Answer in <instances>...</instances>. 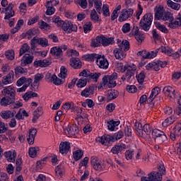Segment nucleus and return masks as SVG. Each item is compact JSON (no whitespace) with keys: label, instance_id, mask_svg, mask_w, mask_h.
<instances>
[{"label":"nucleus","instance_id":"obj_29","mask_svg":"<svg viewBox=\"0 0 181 181\" xmlns=\"http://www.w3.org/2000/svg\"><path fill=\"white\" fill-rule=\"evenodd\" d=\"M33 117L32 119V122L34 124L36 123L37 119L40 118L41 115H43V107L42 106H39L33 113Z\"/></svg>","mask_w":181,"mask_h":181},{"label":"nucleus","instance_id":"obj_18","mask_svg":"<svg viewBox=\"0 0 181 181\" xmlns=\"http://www.w3.org/2000/svg\"><path fill=\"white\" fill-rule=\"evenodd\" d=\"M118 95H119L118 90L115 89L108 90L105 92V101H107V103H110V101L115 100Z\"/></svg>","mask_w":181,"mask_h":181},{"label":"nucleus","instance_id":"obj_33","mask_svg":"<svg viewBox=\"0 0 181 181\" xmlns=\"http://www.w3.org/2000/svg\"><path fill=\"white\" fill-rule=\"evenodd\" d=\"M33 56L30 55V54H25L23 57V59L21 60V66L22 67H25V66H28V64H32L33 62Z\"/></svg>","mask_w":181,"mask_h":181},{"label":"nucleus","instance_id":"obj_46","mask_svg":"<svg viewBox=\"0 0 181 181\" xmlns=\"http://www.w3.org/2000/svg\"><path fill=\"white\" fill-rule=\"evenodd\" d=\"M175 121H176V119L174 117H169L163 122L162 125L164 128H166L169 127V125H172Z\"/></svg>","mask_w":181,"mask_h":181},{"label":"nucleus","instance_id":"obj_4","mask_svg":"<svg viewBox=\"0 0 181 181\" xmlns=\"http://www.w3.org/2000/svg\"><path fill=\"white\" fill-rule=\"evenodd\" d=\"M159 172H152L148 177H141V181H162V175H165L166 169L163 164L158 165Z\"/></svg>","mask_w":181,"mask_h":181},{"label":"nucleus","instance_id":"obj_60","mask_svg":"<svg viewBox=\"0 0 181 181\" xmlns=\"http://www.w3.org/2000/svg\"><path fill=\"white\" fill-rule=\"evenodd\" d=\"M112 136L113 138V141L114 139H115L116 141L122 139V138H124V132H122V130H119L117 132L115 133Z\"/></svg>","mask_w":181,"mask_h":181},{"label":"nucleus","instance_id":"obj_51","mask_svg":"<svg viewBox=\"0 0 181 181\" xmlns=\"http://www.w3.org/2000/svg\"><path fill=\"white\" fill-rule=\"evenodd\" d=\"M93 4L97 12L99 15H101L103 1L101 0H95Z\"/></svg>","mask_w":181,"mask_h":181},{"label":"nucleus","instance_id":"obj_22","mask_svg":"<svg viewBox=\"0 0 181 181\" xmlns=\"http://www.w3.org/2000/svg\"><path fill=\"white\" fill-rule=\"evenodd\" d=\"M179 26H181V13H178L175 19V17H173L171 23H168V27L170 28V29H176L179 28Z\"/></svg>","mask_w":181,"mask_h":181},{"label":"nucleus","instance_id":"obj_38","mask_svg":"<svg viewBox=\"0 0 181 181\" xmlns=\"http://www.w3.org/2000/svg\"><path fill=\"white\" fill-rule=\"evenodd\" d=\"M6 159H16L18 153L14 149H11L8 151H5L4 153Z\"/></svg>","mask_w":181,"mask_h":181},{"label":"nucleus","instance_id":"obj_23","mask_svg":"<svg viewBox=\"0 0 181 181\" xmlns=\"http://www.w3.org/2000/svg\"><path fill=\"white\" fill-rule=\"evenodd\" d=\"M50 54L54 56L57 59H62L63 57V50L60 48V46L53 47L50 49Z\"/></svg>","mask_w":181,"mask_h":181},{"label":"nucleus","instance_id":"obj_9","mask_svg":"<svg viewBox=\"0 0 181 181\" xmlns=\"http://www.w3.org/2000/svg\"><path fill=\"white\" fill-rule=\"evenodd\" d=\"M160 52H161V53H165V54H167V56H172L174 60L179 59V57L181 56V47L177 50V52L173 53V50L171 48L161 46L160 47Z\"/></svg>","mask_w":181,"mask_h":181},{"label":"nucleus","instance_id":"obj_3","mask_svg":"<svg viewBox=\"0 0 181 181\" xmlns=\"http://www.w3.org/2000/svg\"><path fill=\"white\" fill-rule=\"evenodd\" d=\"M128 50H129V41L124 40L113 51L115 59L124 60L127 56L125 52H128Z\"/></svg>","mask_w":181,"mask_h":181},{"label":"nucleus","instance_id":"obj_47","mask_svg":"<svg viewBox=\"0 0 181 181\" xmlns=\"http://www.w3.org/2000/svg\"><path fill=\"white\" fill-rule=\"evenodd\" d=\"M45 6L47 8L46 15L48 16H52V15H54V12H56V8L47 3H45Z\"/></svg>","mask_w":181,"mask_h":181},{"label":"nucleus","instance_id":"obj_42","mask_svg":"<svg viewBox=\"0 0 181 181\" xmlns=\"http://www.w3.org/2000/svg\"><path fill=\"white\" fill-rule=\"evenodd\" d=\"M118 125H119V121L111 119L107 122V128L109 131H114V129H115V127H118Z\"/></svg>","mask_w":181,"mask_h":181},{"label":"nucleus","instance_id":"obj_20","mask_svg":"<svg viewBox=\"0 0 181 181\" xmlns=\"http://www.w3.org/2000/svg\"><path fill=\"white\" fill-rule=\"evenodd\" d=\"M95 88H97V86L92 84L82 90L81 92V95L87 98L88 97H90V95H93V94H94Z\"/></svg>","mask_w":181,"mask_h":181},{"label":"nucleus","instance_id":"obj_54","mask_svg":"<svg viewBox=\"0 0 181 181\" xmlns=\"http://www.w3.org/2000/svg\"><path fill=\"white\" fill-rule=\"evenodd\" d=\"M93 30V23L87 22L83 25L84 33H90Z\"/></svg>","mask_w":181,"mask_h":181},{"label":"nucleus","instance_id":"obj_37","mask_svg":"<svg viewBox=\"0 0 181 181\" xmlns=\"http://www.w3.org/2000/svg\"><path fill=\"white\" fill-rule=\"evenodd\" d=\"M90 18L92 22H94V23L101 22V18H100V16L98 15V13H97V11H95V9L94 8L90 12Z\"/></svg>","mask_w":181,"mask_h":181},{"label":"nucleus","instance_id":"obj_34","mask_svg":"<svg viewBox=\"0 0 181 181\" xmlns=\"http://www.w3.org/2000/svg\"><path fill=\"white\" fill-rule=\"evenodd\" d=\"M91 163L95 170H101V169H104L105 168L104 164L101 162V160L92 159Z\"/></svg>","mask_w":181,"mask_h":181},{"label":"nucleus","instance_id":"obj_57","mask_svg":"<svg viewBox=\"0 0 181 181\" xmlns=\"http://www.w3.org/2000/svg\"><path fill=\"white\" fill-rule=\"evenodd\" d=\"M102 11L103 16L108 17L110 16V6L107 4H104L102 7Z\"/></svg>","mask_w":181,"mask_h":181},{"label":"nucleus","instance_id":"obj_14","mask_svg":"<svg viewBox=\"0 0 181 181\" xmlns=\"http://www.w3.org/2000/svg\"><path fill=\"white\" fill-rule=\"evenodd\" d=\"M96 142H100L105 146H110V142H114V137L108 134H105L100 137L96 139Z\"/></svg>","mask_w":181,"mask_h":181},{"label":"nucleus","instance_id":"obj_25","mask_svg":"<svg viewBox=\"0 0 181 181\" xmlns=\"http://www.w3.org/2000/svg\"><path fill=\"white\" fill-rule=\"evenodd\" d=\"M13 77H15V73L11 71L6 76H3L1 81L4 86L12 84L13 83Z\"/></svg>","mask_w":181,"mask_h":181},{"label":"nucleus","instance_id":"obj_15","mask_svg":"<svg viewBox=\"0 0 181 181\" xmlns=\"http://www.w3.org/2000/svg\"><path fill=\"white\" fill-rule=\"evenodd\" d=\"M96 64L100 67V69H103L105 70H107L108 69V66H110V64L108 63V60L105 59V57L98 55V58L96 59Z\"/></svg>","mask_w":181,"mask_h":181},{"label":"nucleus","instance_id":"obj_24","mask_svg":"<svg viewBox=\"0 0 181 181\" xmlns=\"http://www.w3.org/2000/svg\"><path fill=\"white\" fill-rule=\"evenodd\" d=\"M69 64L71 67H73V69H75V70H78L83 67L81 60L77 57L71 58L69 60Z\"/></svg>","mask_w":181,"mask_h":181},{"label":"nucleus","instance_id":"obj_63","mask_svg":"<svg viewBox=\"0 0 181 181\" xmlns=\"http://www.w3.org/2000/svg\"><path fill=\"white\" fill-rule=\"evenodd\" d=\"M58 76L62 79H64L67 77V69L66 68V66H62L61 67V71Z\"/></svg>","mask_w":181,"mask_h":181},{"label":"nucleus","instance_id":"obj_59","mask_svg":"<svg viewBox=\"0 0 181 181\" xmlns=\"http://www.w3.org/2000/svg\"><path fill=\"white\" fill-rule=\"evenodd\" d=\"M14 71L16 76H19V74H25V73H28V69H25L22 66L16 67Z\"/></svg>","mask_w":181,"mask_h":181},{"label":"nucleus","instance_id":"obj_62","mask_svg":"<svg viewBox=\"0 0 181 181\" xmlns=\"http://www.w3.org/2000/svg\"><path fill=\"white\" fill-rule=\"evenodd\" d=\"M157 141H158L159 144H168V136L165 134V132H163V134L157 139Z\"/></svg>","mask_w":181,"mask_h":181},{"label":"nucleus","instance_id":"obj_26","mask_svg":"<svg viewBox=\"0 0 181 181\" xmlns=\"http://www.w3.org/2000/svg\"><path fill=\"white\" fill-rule=\"evenodd\" d=\"M159 93H160V88L156 86L152 89L151 95L147 100L148 104H152L153 100H155L157 95H159Z\"/></svg>","mask_w":181,"mask_h":181},{"label":"nucleus","instance_id":"obj_16","mask_svg":"<svg viewBox=\"0 0 181 181\" xmlns=\"http://www.w3.org/2000/svg\"><path fill=\"white\" fill-rule=\"evenodd\" d=\"M62 29L66 33H71V32H77V25H73V23L70 21H65L62 24Z\"/></svg>","mask_w":181,"mask_h":181},{"label":"nucleus","instance_id":"obj_32","mask_svg":"<svg viewBox=\"0 0 181 181\" xmlns=\"http://www.w3.org/2000/svg\"><path fill=\"white\" fill-rule=\"evenodd\" d=\"M101 45L104 47L110 46V45H114V37H106L104 35H100Z\"/></svg>","mask_w":181,"mask_h":181},{"label":"nucleus","instance_id":"obj_11","mask_svg":"<svg viewBox=\"0 0 181 181\" xmlns=\"http://www.w3.org/2000/svg\"><path fill=\"white\" fill-rule=\"evenodd\" d=\"M160 52V47L154 51L148 52L146 50H141L138 52L137 56H140L142 59H153L158 56V53Z\"/></svg>","mask_w":181,"mask_h":181},{"label":"nucleus","instance_id":"obj_55","mask_svg":"<svg viewBox=\"0 0 181 181\" xmlns=\"http://www.w3.org/2000/svg\"><path fill=\"white\" fill-rule=\"evenodd\" d=\"M124 156L126 159H133L135 156V151L133 149L127 150L124 153Z\"/></svg>","mask_w":181,"mask_h":181},{"label":"nucleus","instance_id":"obj_30","mask_svg":"<svg viewBox=\"0 0 181 181\" xmlns=\"http://www.w3.org/2000/svg\"><path fill=\"white\" fill-rule=\"evenodd\" d=\"M50 64H52V62L49 59L35 61L33 63L34 67H47Z\"/></svg>","mask_w":181,"mask_h":181},{"label":"nucleus","instance_id":"obj_2","mask_svg":"<svg viewBox=\"0 0 181 181\" xmlns=\"http://www.w3.org/2000/svg\"><path fill=\"white\" fill-rule=\"evenodd\" d=\"M163 93L165 95H168L170 98H176L177 100L178 107L175 110V114L176 115L181 116V95L179 92L176 91L173 87L165 86L163 89Z\"/></svg>","mask_w":181,"mask_h":181},{"label":"nucleus","instance_id":"obj_12","mask_svg":"<svg viewBox=\"0 0 181 181\" xmlns=\"http://www.w3.org/2000/svg\"><path fill=\"white\" fill-rule=\"evenodd\" d=\"M64 132H65L67 136L71 137L78 134L80 130L78 129V126L74 124L68 125L65 129H64Z\"/></svg>","mask_w":181,"mask_h":181},{"label":"nucleus","instance_id":"obj_28","mask_svg":"<svg viewBox=\"0 0 181 181\" xmlns=\"http://www.w3.org/2000/svg\"><path fill=\"white\" fill-rule=\"evenodd\" d=\"M165 8H163V6H160L158 7H156L155 9V16L154 18L156 21H160L162 18L163 17V15L165 14Z\"/></svg>","mask_w":181,"mask_h":181},{"label":"nucleus","instance_id":"obj_61","mask_svg":"<svg viewBox=\"0 0 181 181\" xmlns=\"http://www.w3.org/2000/svg\"><path fill=\"white\" fill-rule=\"evenodd\" d=\"M52 22H54V23H55L59 28H62L64 23V21H63L60 17H54L52 18Z\"/></svg>","mask_w":181,"mask_h":181},{"label":"nucleus","instance_id":"obj_45","mask_svg":"<svg viewBox=\"0 0 181 181\" xmlns=\"http://www.w3.org/2000/svg\"><path fill=\"white\" fill-rule=\"evenodd\" d=\"M169 136L171 141H179V139L181 138V134L173 129V130L170 132Z\"/></svg>","mask_w":181,"mask_h":181},{"label":"nucleus","instance_id":"obj_56","mask_svg":"<svg viewBox=\"0 0 181 181\" xmlns=\"http://www.w3.org/2000/svg\"><path fill=\"white\" fill-rule=\"evenodd\" d=\"M84 155L83 150L77 149L73 153L74 159H81Z\"/></svg>","mask_w":181,"mask_h":181},{"label":"nucleus","instance_id":"obj_35","mask_svg":"<svg viewBox=\"0 0 181 181\" xmlns=\"http://www.w3.org/2000/svg\"><path fill=\"white\" fill-rule=\"evenodd\" d=\"M146 70H154V71H159L160 68L159 67V64L157 62H150L146 66Z\"/></svg>","mask_w":181,"mask_h":181},{"label":"nucleus","instance_id":"obj_21","mask_svg":"<svg viewBox=\"0 0 181 181\" xmlns=\"http://www.w3.org/2000/svg\"><path fill=\"white\" fill-rule=\"evenodd\" d=\"M71 144L69 141H62L59 144V152L62 155H67L70 152Z\"/></svg>","mask_w":181,"mask_h":181},{"label":"nucleus","instance_id":"obj_36","mask_svg":"<svg viewBox=\"0 0 181 181\" xmlns=\"http://www.w3.org/2000/svg\"><path fill=\"white\" fill-rule=\"evenodd\" d=\"M33 42L39 43L40 46H42V47H47V46H49V41H47V39L45 37L36 38V37H34L33 38Z\"/></svg>","mask_w":181,"mask_h":181},{"label":"nucleus","instance_id":"obj_17","mask_svg":"<svg viewBox=\"0 0 181 181\" xmlns=\"http://www.w3.org/2000/svg\"><path fill=\"white\" fill-rule=\"evenodd\" d=\"M126 70L127 71L125 72V74L122 76V81H125V80L127 81H129V80H131L132 77L134 78V76H135V71L136 70V66L134 65L133 68L130 67Z\"/></svg>","mask_w":181,"mask_h":181},{"label":"nucleus","instance_id":"obj_58","mask_svg":"<svg viewBox=\"0 0 181 181\" xmlns=\"http://www.w3.org/2000/svg\"><path fill=\"white\" fill-rule=\"evenodd\" d=\"M5 56L8 60H13L15 59V51L13 49H8L5 52Z\"/></svg>","mask_w":181,"mask_h":181},{"label":"nucleus","instance_id":"obj_50","mask_svg":"<svg viewBox=\"0 0 181 181\" xmlns=\"http://www.w3.org/2000/svg\"><path fill=\"white\" fill-rule=\"evenodd\" d=\"M29 50H30V47H29V45H28V43H24L20 49V56H23V54H25V53H28Z\"/></svg>","mask_w":181,"mask_h":181},{"label":"nucleus","instance_id":"obj_7","mask_svg":"<svg viewBox=\"0 0 181 181\" xmlns=\"http://www.w3.org/2000/svg\"><path fill=\"white\" fill-rule=\"evenodd\" d=\"M80 77H86L88 80L94 81V83H97L98 81V78L101 77V73H97V72H91L88 71V69H83V71H81L79 74Z\"/></svg>","mask_w":181,"mask_h":181},{"label":"nucleus","instance_id":"obj_49","mask_svg":"<svg viewBox=\"0 0 181 181\" xmlns=\"http://www.w3.org/2000/svg\"><path fill=\"white\" fill-rule=\"evenodd\" d=\"M98 55L99 54H88L84 55V59L86 62H94V60H95L96 62L98 57Z\"/></svg>","mask_w":181,"mask_h":181},{"label":"nucleus","instance_id":"obj_40","mask_svg":"<svg viewBox=\"0 0 181 181\" xmlns=\"http://www.w3.org/2000/svg\"><path fill=\"white\" fill-rule=\"evenodd\" d=\"M161 21H164V22L168 21L169 23H172V21H173V13L169 11H165L161 18Z\"/></svg>","mask_w":181,"mask_h":181},{"label":"nucleus","instance_id":"obj_13","mask_svg":"<svg viewBox=\"0 0 181 181\" xmlns=\"http://www.w3.org/2000/svg\"><path fill=\"white\" fill-rule=\"evenodd\" d=\"M132 15H134V9L124 8L122 10L121 14L119 16L118 21L119 22H125V21H128L129 18H132Z\"/></svg>","mask_w":181,"mask_h":181},{"label":"nucleus","instance_id":"obj_64","mask_svg":"<svg viewBox=\"0 0 181 181\" xmlns=\"http://www.w3.org/2000/svg\"><path fill=\"white\" fill-rule=\"evenodd\" d=\"M156 28L158 29V30H160V32H163V33H168L169 30H168V28H166V26L164 25H161L160 23H156Z\"/></svg>","mask_w":181,"mask_h":181},{"label":"nucleus","instance_id":"obj_48","mask_svg":"<svg viewBox=\"0 0 181 181\" xmlns=\"http://www.w3.org/2000/svg\"><path fill=\"white\" fill-rule=\"evenodd\" d=\"M39 151H40V149L37 146L30 147L28 151L29 156H30V158H36L37 152H39Z\"/></svg>","mask_w":181,"mask_h":181},{"label":"nucleus","instance_id":"obj_27","mask_svg":"<svg viewBox=\"0 0 181 181\" xmlns=\"http://www.w3.org/2000/svg\"><path fill=\"white\" fill-rule=\"evenodd\" d=\"M6 12V16L4 19H11V18L15 16V11H13V5L12 4H9L8 6L4 8Z\"/></svg>","mask_w":181,"mask_h":181},{"label":"nucleus","instance_id":"obj_10","mask_svg":"<svg viewBox=\"0 0 181 181\" xmlns=\"http://www.w3.org/2000/svg\"><path fill=\"white\" fill-rule=\"evenodd\" d=\"M129 36L130 37H132V36H134L136 40H137L138 43H142L144 40H145V35L139 32V27L138 26H134L132 31L129 34Z\"/></svg>","mask_w":181,"mask_h":181},{"label":"nucleus","instance_id":"obj_6","mask_svg":"<svg viewBox=\"0 0 181 181\" xmlns=\"http://www.w3.org/2000/svg\"><path fill=\"white\" fill-rule=\"evenodd\" d=\"M152 21H153V15L151 13H147L141 19L139 26L145 32H148L152 25Z\"/></svg>","mask_w":181,"mask_h":181},{"label":"nucleus","instance_id":"obj_44","mask_svg":"<svg viewBox=\"0 0 181 181\" xmlns=\"http://www.w3.org/2000/svg\"><path fill=\"white\" fill-rule=\"evenodd\" d=\"M167 5L169 8H171V9H174L175 11H179V9H180V6H181V4L175 3V2L172 1V0H168Z\"/></svg>","mask_w":181,"mask_h":181},{"label":"nucleus","instance_id":"obj_53","mask_svg":"<svg viewBox=\"0 0 181 181\" xmlns=\"http://www.w3.org/2000/svg\"><path fill=\"white\" fill-rule=\"evenodd\" d=\"M145 77H146V74L144 71H142L141 73L136 76L137 81L138 83H139V84H142V83L145 81Z\"/></svg>","mask_w":181,"mask_h":181},{"label":"nucleus","instance_id":"obj_8","mask_svg":"<svg viewBox=\"0 0 181 181\" xmlns=\"http://www.w3.org/2000/svg\"><path fill=\"white\" fill-rule=\"evenodd\" d=\"M117 77L118 74L117 73H113L110 76H105L103 78V86L105 87V86H108L110 88L115 87V86H117V81H115V80H117Z\"/></svg>","mask_w":181,"mask_h":181},{"label":"nucleus","instance_id":"obj_19","mask_svg":"<svg viewBox=\"0 0 181 181\" xmlns=\"http://www.w3.org/2000/svg\"><path fill=\"white\" fill-rule=\"evenodd\" d=\"M37 134V129H36V128L35 127L31 128L28 132L26 138L29 145H33V144H35V138Z\"/></svg>","mask_w":181,"mask_h":181},{"label":"nucleus","instance_id":"obj_5","mask_svg":"<svg viewBox=\"0 0 181 181\" xmlns=\"http://www.w3.org/2000/svg\"><path fill=\"white\" fill-rule=\"evenodd\" d=\"M136 135L140 138H146L151 135L153 131V128L149 124H146L144 126L141 123H136Z\"/></svg>","mask_w":181,"mask_h":181},{"label":"nucleus","instance_id":"obj_41","mask_svg":"<svg viewBox=\"0 0 181 181\" xmlns=\"http://www.w3.org/2000/svg\"><path fill=\"white\" fill-rule=\"evenodd\" d=\"M64 79H61L56 76V74H53L51 77V83H54L55 86H60L64 83Z\"/></svg>","mask_w":181,"mask_h":181},{"label":"nucleus","instance_id":"obj_43","mask_svg":"<svg viewBox=\"0 0 181 181\" xmlns=\"http://www.w3.org/2000/svg\"><path fill=\"white\" fill-rule=\"evenodd\" d=\"M91 47H98L101 46V35H98L95 39H93L90 42Z\"/></svg>","mask_w":181,"mask_h":181},{"label":"nucleus","instance_id":"obj_39","mask_svg":"<svg viewBox=\"0 0 181 181\" xmlns=\"http://www.w3.org/2000/svg\"><path fill=\"white\" fill-rule=\"evenodd\" d=\"M37 33H39V29L31 28L26 32L25 36L28 39H32V37H33V36H35V35H37Z\"/></svg>","mask_w":181,"mask_h":181},{"label":"nucleus","instance_id":"obj_1","mask_svg":"<svg viewBox=\"0 0 181 181\" xmlns=\"http://www.w3.org/2000/svg\"><path fill=\"white\" fill-rule=\"evenodd\" d=\"M4 97L0 99V105L1 107L12 106L11 108H21L23 107L22 100L16 101V90L13 86H8L4 88L1 90Z\"/></svg>","mask_w":181,"mask_h":181},{"label":"nucleus","instance_id":"obj_31","mask_svg":"<svg viewBox=\"0 0 181 181\" xmlns=\"http://www.w3.org/2000/svg\"><path fill=\"white\" fill-rule=\"evenodd\" d=\"M127 149V145L122 144L115 145L114 147L112 148L111 152L114 155H118L119 152H122V151H125Z\"/></svg>","mask_w":181,"mask_h":181},{"label":"nucleus","instance_id":"obj_52","mask_svg":"<svg viewBox=\"0 0 181 181\" xmlns=\"http://www.w3.org/2000/svg\"><path fill=\"white\" fill-rule=\"evenodd\" d=\"M87 81L88 79L84 76L83 78H81V79H79L76 83V87H78V88H83V87H86L87 86Z\"/></svg>","mask_w":181,"mask_h":181}]
</instances>
